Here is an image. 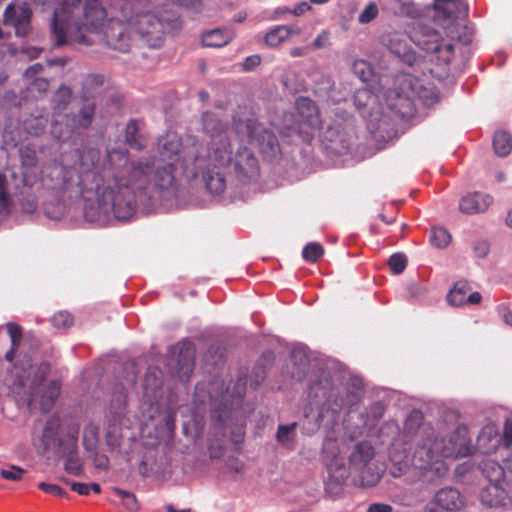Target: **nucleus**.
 Returning a JSON list of instances; mask_svg holds the SVG:
<instances>
[{
    "label": "nucleus",
    "mask_w": 512,
    "mask_h": 512,
    "mask_svg": "<svg viewBox=\"0 0 512 512\" xmlns=\"http://www.w3.org/2000/svg\"><path fill=\"white\" fill-rule=\"evenodd\" d=\"M201 125L209 138L206 146L195 136L182 141L176 133H167L159 138L163 165L149 157L131 160L126 150L108 151L98 163L99 151L90 149L81 156L80 171L55 166L49 176L44 175L43 184L59 196H82L89 202L84 208L86 220L106 225L112 219H130L138 205L149 206L174 189L178 178L191 181L201 176L207 189L219 195L232 170L241 182L258 176L257 158L233 142L227 123L213 112H204Z\"/></svg>",
    "instance_id": "1"
},
{
    "label": "nucleus",
    "mask_w": 512,
    "mask_h": 512,
    "mask_svg": "<svg viewBox=\"0 0 512 512\" xmlns=\"http://www.w3.org/2000/svg\"><path fill=\"white\" fill-rule=\"evenodd\" d=\"M51 22V32L56 45L69 42L88 43L84 32L103 31L107 45L114 50L127 52L130 39L120 20L111 19L105 26L106 10L100 0H85L82 15H80L81 0H56Z\"/></svg>",
    "instance_id": "2"
},
{
    "label": "nucleus",
    "mask_w": 512,
    "mask_h": 512,
    "mask_svg": "<svg viewBox=\"0 0 512 512\" xmlns=\"http://www.w3.org/2000/svg\"><path fill=\"white\" fill-rule=\"evenodd\" d=\"M474 450L468 427L459 424L436 434L432 433L422 437L417 443L411 464L423 471L430 481H434L447 474V459L455 460L468 457L473 454ZM390 459L397 466V472H392L394 477L400 476L410 465L408 455L405 452H399L397 442L392 444Z\"/></svg>",
    "instance_id": "3"
},
{
    "label": "nucleus",
    "mask_w": 512,
    "mask_h": 512,
    "mask_svg": "<svg viewBox=\"0 0 512 512\" xmlns=\"http://www.w3.org/2000/svg\"><path fill=\"white\" fill-rule=\"evenodd\" d=\"M323 457L331 478H334L338 484L343 483L350 473L356 474L360 478V485L365 487H372L380 480V471L372 463L374 448L367 441L358 443L351 453L350 471L344 467V458L340 456L336 441L324 442Z\"/></svg>",
    "instance_id": "4"
},
{
    "label": "nucleus",
    "mask_w": 512,
    "mask_h": 512,
    "mask_svg": "<svg viewBox=\"0 0 512 512\" xmlns=\"http://www.w3.org/2000/svg\"><path fill=\"white\" fill-rule=\"evenodd\" d=\"M216 383H213L209 390V397L212 404V418L220 428L229 429L231 441L239 444L243 441L245 418L240 411L243 397L246 391V382L239 379L233 390L226 388L225 391L215 392Z\"/></svg>",
    "instance_id": "5"
},
{
    "label": "nucleus",
    "mask_w": 512,
    "mask_h": 512,
    "mask_svg": "<svg viewBox=\"0 0 512 512\" xmlns=\"http://www.w3.org/2000/svg\"><path fill=\"white\" fill-rule=\"evenodd\" d=\"M363 384L359 379H352L351 384L345 389V395L335 389L331 379L323 374L319 381L313 382L309 388V396L315 404L322 403V409L338 413L345 407L355 406L362 398Z\"/></svg>",
    "instance_id": "6"
},
{
    "label": "nucleus",
    "mask_w": 512,
    "mask_h": 512,
    "mask_svg": "<svg viewBox=\"0 0 512 512\" xmlns=\"http://www.w3.org/2000/svg\"><path fill=\"white\" fill-rule=\"evenodd\" d=\"M49 372L46 364L39 366L32 379L17 380V385L23 389L21 393L26 396L28 404L39 403L42 410L48 411L60 393V385L57 381L45 384V378Z\"/></svg>",
    "instance_id": "7"
},
{
    "label": "nucleus",
    "mask_w": 512,
    "mask_h": 512,
    "mask_svg": "<svg viewBox=\"0 0 512 512\" xmlns=\"http://www.w3.org/2000/svg\"><path fill=\"white\" fill-rule=\"evenodd\" d=\"M238 133H245L252 144L258 146L262 155L270 160L280 153V146L276 136L264 128L257 119L249 117L235 122Z\"/></svg>",
    "instance_id": "8"
},
{
    "label": "nucleus",
    "mask_w": 512,
    "mask_h": 512,
    "mask_svg": "<svg viewBox=\"0 0 512 512\" xmlns=\"http://www.w3.org/2000/svg\"><path fill=\"white\" fill-rule=\"evenodd\" d=\"M298 122L293 126H284L281 130L283 137H291L297 134L304 141L311 137L312 130L321 127V119L315 103L308 98H299L296 101Z\"/></svg>",
    "instance_id": "9"
},
{
    "label": "nucleus",
    "mask_w": 512,
    "mask_h": 512,
    "mask_svg": "<svg viewBox=\"0 0 512 512\" xmlns=\"http://www.w3.org/2000/svg\"><path fill=\"white\" fill-rule=\"evenodd\" d=\"M398 88L387 93L388 106L396 113L401 115L409 114L413 111V97L418 95L424 97L417 88L416 82L409 74H400L396 77Z\"/></svg>",
    "instance_id": "10"
},
{
    "label": "nucleus",
    "mask_w": 512,
    "mask_h": 512,
    "mask_svg": "<svg viewBox=\"0 0 512 512\" xmlns=\"http://www.w3.org/2000/svg\"><path fill=\"white\" fill-rule=\"evenodd\" d=\"M194 359L195 349L191 342L176 344L169 351L168 367L171 374L182 382L188 381L194 369Z\"/></svg>",
    "instance_id": "11"
},
{
    "label": "nucleus",
    "mask_w": 512,
    "mask_h": 512,
    "mask_svg": "<svg viewBox=\"0 0 512 512\" xmlns=\"http://www.w3.org/2000/svg\"><path fill=\"white\" fill-rule=\"evenodd\" d=\"M466 506V497L457 488L446 486L434 493L423 512H462Z\"/></svg>",
    "instance_id": "12"
},
{
    "label": "nucleus",
    "mask_w": 512,
    "mask_h": 512,
    "mask_svg": "<svg viewBox=\"0 0 512 512\" xmlns=\"http://www.w3.org/2000/svg\"><path fill=\"white\" fill-rule=\"evenodd\" d=\"M32 11L27 5L7 6L4 12V24L12 26L19 37L27 36L31 31Z\"/></svg>",
    "instance_id": "13"
},
{
    "label": "nucleus",
    "mask_w": 512,
    "mask_h": 512,
    "mask_svg": "<svg viewBox=\"0 0 512 512\" xmlns=\"http://www.w3.org/2000/svg\"><path fill=\"white\" fill-rule=\"evenodd\" d=\"M481 501L487 506H505L509 503V483L507 480L490 481L481 491Z\"/></svg>",
    "instance_id": "14"
},
{
    "label": "nucleus",
    "mask_w": 512,
    "mask_h": 512,
    "mask_svg": "<svg viewBox=\"0 0 512 512\" xmlns=\"http://www.w3.org/2000/svg\"><path fill=\"white\" fill-rule=\"evenodd\" d=\"M162 372L150 367L144 377L143 398L151 406L158 405L162 398Z\"/></svg>",
    "instance_id": "15"
},
{
    "label": "nucleus",
    "mask_w": 512,
    "mask_h": 512,
    "mask_svg": "<svg viewBox=\"0 0 512 512\" xmlns=\"http://www.w3.org/2000/svg\"><path fill=\"white\" fill-rule=\"evenodd\" d=\"M493 203V198L486 193L471 192L460 199L459 210L468 215L485 212Z\"/></svg>",
    "instance_id": "16"
},
{
    "label": "nucleus",
    "mask_w": 512,
    "mask_h": 512,
    "mask_svg": "<svg viewBox=\"0 0 512 512\" xmlns=\"http://www.w3.org/2000/svg\"><path fill=\"white\" fill-rule=\"evenodd\" d=\"M43 71V65L36 63L28 67L24 73V79L28 85V91L35 96L45 93L49 88V82L45 78L38 77Z\"/></svg>",
    "instance_id": "17"
},
{
    "label": "nucleus",
    "mask_w": 512,
    "mask_h": 512,
    "mask_svg": "<svg viewBox=\"0 0 512 512\" xmlns=\"http://www.w3.org/2000/svg\"><path fill=\"white\" fill-rule=\"evenodd\" d=\"M434 5L447 19L452 21L464 19L468 14V7L462 0H435Z\"/></svg>",
    "instance_id": "18"
},
{
    "label": "nucleus",
    "mask_w": 512,
    "mask_h": 512,
    "mask_svg": "<svg viewBox=\"0 0 512 512\" xmlns=\"http://www.w3.org/2000/svg\"><path fill=\"white\" fill-rule=\"evenodd\" d=\"M499 442L498 430L494 424L485 425L477 438V445L483 453L494 451Z\"/></svg>",
    "instance_id": "19"
},
{
    "label": "nucleus",
    "mask_w": 512,
    "mask_h": 512,
    "mask_svg": "<svg viewBox=\"0 0 512 512\" xmlns=\"http://www.w3.org/2000/svg\"><path fill=\"white\" fill-rule=\"evenodd\" d=\"M301 33V29L295 25H280L270 30L265 37L267 45L277 47L293 35Z\"/></svg>",
    "instance_id": "20"
},
{
    "label": "nucleus",
    "mask_w": 512,
    "mask_h": 512,
    "mask_svg": "<svg viewBox=\"0 0 512 512\" xmlns=\"http://www.w3.org/2000/svg\"><path fill=\"white\" fill-rule=\"evenodd\" d=\"M126 406V392L123 385L121 384L115 387L110 404V413L115 424H121L122 418L126 412Z\"/></svg>",
    "instance_id": "21"
},
{
    "label": "nucleus",
    "mask_w": 512,
    "mask_h": 512,
    "mask_svg": "<svg viewBox=\"0 0 512 512\" xmlns=\"http://www.w3.org/2000/svg\"><path fill=\"white\" fill-rule=\"evenodd\" d=\"M234 35L228 29H214L202 35V43L206 47L219 48L228 44Z\"/></svg>",
    "instance_id": "22"
},
{
    "label": "nucleus",
    "mask_w": 512,
    "mask_h": 512,
    "mask_svg": "<svg viewBox=\"0 0 512 512\" xmlns=\"http://www.w3.org/2000/svg\"><path fill=\"white\" fill-rule=\"evenodd\" d=\"M479 469L489 482L506 480L507 475H509L506 465L503 467L490 458L483 459L479 463Z\"/></svg>",
    "instance_id": "23"
},
{
    "label": "nucleus",
    "mask_w": 512,
    "mask_h": 512,
    "mask_svg": "<svg viewBox=\"0 0 512 512\" xmlns=\"http://www.w3.org/2000/svg\"><path fill=\"white\" fill-rule=\"evenodd\" d=\"M65 123L57 118H54L51 127V134L54 139L59 142L68 141L72 135L78 130L74 127V123L69 116H65Z\"/></svg>",
    "instance_id": "24"
},
{
    "label": "nucleus",
    "mask_w": 512,
    "mask_h": 512,
    "mask_svg": "<svg viewBox=\"0 0 512 512\" xmlns=\"http://www.w3.org/2000/svg\"><path fill=\"white\" fill-rule=\"evenodd\" d=\"M14 207L15 204L7 178L0 174V215H10Z\"/></svg>",
    "instance_id": "25"
},
{
    "label": "nucleus",
    "mask_w": 512,
    "mask_h": 512,
    "mask_svg": "<svg viewBox=\"0 0 512 512\" xmlns=\"http://www.w3.org/2000/svg\"><path fill=\"white\" fill-rule=\"evenodd\" d=\"M95 112V103L87 100L81 107L79 114L71 117L74 127L79 129H87L92 121Z\"/></svg>",
    "instance_id": "26"
},
{
    "label": "nucleus",
    "mask_w": 512,
    "mask_h": 512,
    "mask_svg": "<svg viewBox=\"0 0 512 512\" xmlns=\"http://www.w3.org/2000/svg\"><path fill=\"white\" fill-rule=\"evenodd\" d=\"M493 148L500 157H506L512 150V137L505 131H497L493 138Z\"/></svg>",
    "instance_id": "27"
},
{
    "label": "nucleus",
    "mask_w": 512,
    "mask_h": 512,
    "mask_svg": "<svg viewBox=\"0 0 512 512\" xmlns=\"http://www.w3.org/2000/svg\"><path fill=\"white\" fill-rule=\"evenodd\" d=\"M64 469L67 473L74 476H79L83 471L82 462L79 458L75 444H73L71 449L65 454Z\"/></svg>",
    "instance_id": "28"
},
{
    "label": "nucleus",
    "mask_w": 512,
    "mask_h": 512,
    "mask_svg": "<svg viewBox=\"0 0 512 512\" xmlns=\"http://www.w3.org/2000/svg\"><path fill=\"white\" fill-rule=\"evenodd\" d=\"M470 291L468 284L458 282L453 289L450 290L447 300L452 306H463L466 304L467 293Z\"/></svg>",
    "instance_id": "29"
},
{
    "label": "nucleus",
    "mask_w": 512,
    "mask_h": 512,
    "mask_svg": "<svg viewBox=\"0 0 512 512\" xmlns=\"http://www.w3.org/2000/svg\"><path fill=\"white\" fill-rule=\"evenodd\" d=\"M126 142L127 144L136 150H141L145 147L144 140L138 134V124L136 121H131L126 126Z\"/></svg>",
    "instance_id": "30"
},
{
    "label": "nucleus",
    "mask_w": 512,
    "mask_h": 512,
    "mask_svg": "<svg viewBox=\"0 0 512 512\" xmlns=\"http://www.w3.org/2000/svg\"><path fill=\"white\" fill-rule=\"evenodd\" d=\"M113 492L122 499L123 506L129 511V512H138L139 511V503L137 501L136 496L126 490H123L118 487L113 488Z\"/></svg>",
    "instance_id": "31"
},
{
    "label": "nucleus",
    "mask_w": 512,
    "mask_h": 512,
    "mask_svg": "<svg viewBox=\"0 0 512 512\" xmlns=\"http://www.w3.org/2000/svg\"><path fill=\"white\" fill-rule=\"evenodd\" d=\"M47 122L43 116L32 117L24 121V128L30 135L39 136L44 132Z\"/></svg>",
    "instance_id": "32"
},
{
    "label": "nucleus",
    "mask_w": 512,
    "mask_h": 512,
    "mask_svg": "<svg viewBox=\"0 0 512 512\" xmlns=\"http://www.w3.org/2000/svg\"><path fill=\"white\" fill-rule=\"evenodd\" d=\"M451 240L449 232L442 227H434L431 229L430 242L436 248L446 247Z\"/></svg>",
    "instance_id": "33"
},
{
    "label": "nucleus",
    "mask_w": 512,
    "mask_h": 512,
    "mask_svg": "<svg viewBox=\"0 0 512 512\" xmlns=\"http://www.w3.org/2000/svg\"><path fill=\"white\" fill-rule=\"evenodd\" d=\"M72 98V91L67 86H60L54 94L55 110L61 111L67 107Z\"/></svg>",
    "instance_id": "34"
},
{
    "label": "nucleus",
    "mask_w": 512,
    "mask_h": 512,
    "mask_svg": "<svg viewBox=\"0 0 512 512\" xmlns=\"http://www.w3.org/2000/svg\"><path fill=\"white\" fill-rule=\"evenodd\" d=\"M98 427L94 424H89L83 431V443L87 450H93L96 446L98 439Z\"/></svg>",
    "instance_id": "35"
},
{
    "label": "nucleus",
    "mask_w": 512,
    "mask_h": 512,
    "mask_svg": "<svg viewBox=\"0 0 512 512\" xmlns=\"http://www.w3.org/2000/svg\"><path fill=\"white\" fill-rule=\"evenodd\" d=\"M323 253V247L320 244L313 242L304 247L302 256L306 261L316 262L322 257Z\"/></svg>",
    "instance_id": "36"
},
{
    "label": "nucleus",
    "mask_w": 512,
    "mask_h": 512,
    "mask_svg": "<svg viewBox=\"0 0 512 512\" xmlns=\"http://www.w3.org/2000/svg\"><path fill=\"white\" fill-rule=\"evenodd\" d=\"M353 71L363 82H367L372 75V67L365 60H356L353 63Z\"/></svg>",
    "instance_id": "37"
},
{
    "label": "nucleus",
    "mask_w": 512,
    "mask_h": 512,
    "mask_svg": "<svg viewBox=\"0 0 512 512\" xmlns=\"http://www.w3.org/2000/svg\"><path fill=\"white\" fill-rule=\"evenodd\" d=\"M422 423V414L419 411H413L407 417L404 424V432L411 435L416 432Z\"/></svg>",
    "instance_id": "38"
},
{
    "label": "nucleus",
    "mask_w": 512,
    "mask_h": 512,
    "mask_svg": "<svg viewBox=\"0 0 512 512\" xmlns=\"http://www.w3.org/2000/svg\"><path fill=\"white\" fill-rule=\"evenodd\" d=\"M295 428V423L280 425L277 431V440L283 445H288L293 440Z\"/></svg>",
    "instance_id": "39"
},
{
    "label": "nucleus",
    "mask_w": 512,
    "mask_h": 512,
    "mask_svg": "<svg viewBox=\"0 0 512 512\" xmlns=\"http://www.w3.org/2000/svg\"><path fill=\"white\" fill-rule=\"evenodd\" d=\"M388 264L394 274H400L406 268L407 258L404 254L395 253L389 258Z\"/></svg>",
    "instance_id": "40"
},
{
    "label": "nucleus",
    "mask_w": 512,
    "mask_h": 512,
    "mask_svg": "<svg viewBox=\"0 0 512 512\" xmlns=\"http://www.w3.org/2000/svg\"><path fill=\"white\" fill-rule=\"evenodd\" d=\"M378 6L371 2L369 3L365 9L360 13L358 20L362 24L370 23L372 20H374L378 15Z\"/></svg>",
    "instance_id": "41"
},
{
    "label": "nucleus",
    "mask_w": 512,
    "mask_h": 512,
    "mask_svg": "<svg viewBox=\"0 0 512 512\" xmlns=\"http://www.w3.org/2000/svg\"><path fill=\"white\" fill-rule=\"evenodd\" d=\"M72 323L73 317L66 311H61L55 314L52 318V324L57 328H67L70 327Z\"/></svg>",
    "instance_id": "42"
},
{
    "label": "nucleus",
    "mask_w": 512,
    "mask_h": 512,
    "mask_svg": "<svg viewBox=\"0 0 512 512\" xmlns=\"http://www.w3.org/2000/svg\"><path fill=\"white\" fill-rule=\"evenodd\" d=\"M24 472V469L21 467L12 465L10 469H2L0 476L6 480L20 481L23 478Z\"/></svg>",
    "instance_id": "43"
},
{
    "label": "nucleus",
    "mask_w": 512,
    "mask_h": 512,
    "mask_svg": "<svg viewBox=\"0 0 512 512\" xmlns=\"http://www.w3.org/2000/svg\"><path fill=\"white\" fill-rule=\"evenodd\" d=\"M7 330L13 347H19L22 339V328L18 324L11 322L7 324Z\"/></svg>",
    "instance_id": "44"
},
{
    "label": "nucleus",
    "mask_w": 512,
    "mask_h": 512,
    "mask_svg": "<svg viewBox=\"0 0 512 512\" xmlns=\"http://www.w3.org/2000/svg\"><path fill=\"white\" fill-rule=\"evenodd\" d=\"M38 488L40 490H42L43 492H45V493L53 494V495H56V496H59V497H66L67 496V492L64 489H62L57 484H50V483H46V482H41V483L38 484Z\"/></svg>",
    "instance_id": "45"
},
{
    "label": "nucleus",
    "mask_w": 512,
    "mask_h": 512,
    "mask_svg": "<svg viewBox=\"0 0 512 512\" xmlns=\"http://www.w3.org/2000/svg\"><path fill=\"white\" fill-rule=\"evenodd\" d=\"M208 451L211 459H220L224 455L225 448L221 441H213L210 443Z\"/></svg>",
    "instance_id": "46"
},
{
    "label": "nucleus",
    "mask_w": 512,
    "mask_h": 512,
    "mask_svg": "<svg viewBox=\"0 0 512 512\" xmlns=\"http://www.w3.org/2000/svg\"><path fill=\"white\" fill-rule=\"evenodd\" d=\"M64 483L67 485H70L71 489L78 493L79 495L87 496L90 493V486L86 483H80V482H71L66 479H62Z\"/></svg>",
    "instance_id": "47"
},
{
    "label": "nucleus",
    "mask_w": 512,
    "mask_h": 512,
    "mask_svg": "<svg viewBox=\"0 0 512 512\" xmlns=\"http://www.w3.org/2000/svg\"><path fill=\"white\" fill-rule=\"evenodd\" d=\"M474 253L479 258H484L489 253V244L486 241H478L473 247Z\"/></svg>",
    "instance_id": "48"
},
{
    "label": "nucleus",
    "mask_w": 512,
    "mask_h": 512,
    "mask_svg": "<svg viewBox=\"0 0 512 512\" xmlns=\"http://www.w3.org/2000/svg\"><path fill=\"white\" fill-rule=\"evenodd\" d=\"M497 309L503 321L507 325L512 326V311L509 307L506 304H500Z\"/></svg>",
    "instance_id": "49"
},
{
    "label": "nucleus",
    "mask_w": 512,
    "mask_h": 512,
    "mask_svg": "<svg viewBox=\"0 0 512 512\" xmlns=\"http://www.w3.org/2000/svg\"><path fill=\"white\" fill-rule=\"evenodd\" d=\"M261 62V58L259 55H252L247 57L243 62V69L245 71H250L257 67Z\"/></svg>",
    "instance_id": "50"
},
{
    "label": "nucleus",
    "mask_w": 512,
    "mask_h": 512,
    "mask_svg": "<svg viewBox=\"0 0 512 512\" xmlns=\"http://www.w3.org/2000/svg\"><path fill=\"white\" fill-rule=\"evenodd\" d=\"M367 512H393V507L385 503H372L369 505Z\"/></svg>",
    "instance_id": "51"
},
{
    "label": "nucleus",
    "mask_w": 512,
    "mask_h": 512,
    "mask_svg": "<svg viewBox=\"0 0 512 512\" xmlns=\"http://www.w3.org/2000/svg\"><path fill=\"white\" fill-rule=\"evenodd\" d=\"M504 443L507 447L512 443V423L508 420L504 424Z\"/></svg>",
    "instance_id": "52"
},
{
    "label": "nucleus",
    "mask_w": 512,
    "mask_h": 512,
    "mask_svg": "<svg viewBox=\"0 0 512 512\" xmlns=\"http://www.w3.org/2000/svg\"><path fill=\"white\" fill-rule=\"evenodd\" d=\"M108 463H109V460H108L107 456L99 455V454L95 455V458H94L95 467L105 470L108 468Z\"/></svg>",
    "instance_id": "53"
},
{
    "label": "nucleus",
    "mask_w": 512,
    "mask_h": 512,
    "mask_svg": "<svg viewBox=\"0 0 512 512\" xmlns=\"http://www.w3.org/2000/svg\"><path fill=\"white\" fill-rule=\"evenodd\" d=\"M21 155L26 165H34L35 152L33 150L27 148L25 151H21Z\"/></svg>",
    "instance_id": "54"
},
{
    "label": "nucleus",
    "mask_w": 512,
    "mask_h": 512,
    "mask_svg": "<svg viewBox=\"0 0 512 512\" xmlns=\"http://www.w3.org/2000/svg\"><path fill=\"white\" fill-rule=\"evenodd\" d=\"M23 211L26 213H32L36 209V201L33 197H30L25 202L21 203Z\"/></svg>",
    "instance_id": "55"
},
{
    "label": "nucleus",
    "mask_w": 512,
    "mask_h": 512,
    "mask_svg": "<svg viewBox=\"0 0 512 512\" xmlns=\"http://www.w3.org/2000/svg\"><path fill=\"white\" fill-rule=\"evenodd\" d=\"M22 52L25 55H27L30 59H34V58H37L40 55L41 49H39L37 47L27 46V47H23Z\"/></svg>",
    "instance_id": "56"
},
{
    "label": "nucleus",
    "mask_w": 512,
    "mask_h": 512,
    "mask_svg": "<svg viewBox=\"0 0 512 512\" xmlns=\"http://www.w3.org/2000/svg\"><path fill=\"white\" fill-rule=\"evenodd\" d=\"M384 413V407L381 403H375L372 407H371V415L374 419H379L382 417Z\"/></svg>",
    "instance_id": "57"
},
{
    "label": "nucleus",
    "mask_w": 512,
    "mask_h": 512,
    "mask_svg": "<svg viewBox=\"0 0 512 512\" xmlns=\"http://www.w3.org/2000/svg\"><path fill=\"white\" fill-rule=\"evenodd\" d=\"M431 50L436 53L446 52L448 54H451L453 51V45L452 44H445L444 46H441L439 44L434 45Z\"/></svg>",
    "instance_id": "58"
},
{
    "label": "nucleus",
    "mask_w": 512,
    "mask_h": 512,
    "mask_svg": "<svg viewBox=\"0 0 512 512\" xmlns=\"http://www.w3.org/2000/svg\"><path fill=\"white\" fill-rule=\"evenodd\" d=\"M481 300V294L479 292H473L467 297L466 304L478 305L480 304Z\"/></svg>",
    "instance_id": "59"
},
{
    "label": "nucleus",
    "mask_w": 512,
    "mask_h": 512,
    "mask_svg": "<svg viewBox=\"0 0 512 512\" xmlns=\"http://www.w3.org/2000/svg\"><path fill=\"white\" fill-rule=\"evenodd\" d=\"M310 9V6L308 3L306 2H302L300 3L299 5H297L294 10L292 11V13L296 16H300L302 14H304L306 11H308Z\"/></svg>",
    "instance_id": "60"
},
{
    "label": "nucleus",
    "mask_w": 512,
    "mask_h": 512,
    "mask_svg": "<svg viewBox=\"0 0 512 512\" xmlns=\"http://www.w3.org/2000/svg\"><path fill=\"white\" fill-rule=\"evenodd\" d=\"M368 97H370V94L367 90H358L354 96L356 103H360L362 98H368Z\"/></svg>",
    "instance_id": "61"
},
{
    "label": "nucleus",
    "mask_w": 512,
    "mask_h": 512,
    "mask_svg": "<svg viewBox=\"0 0 512 512\" xmlns=\"http://www.w3.org/2000/svg\"><path fill=\"white\" fill-rule=\"evenodd\" d=\"M327 40V37L323 36V35H319L313 42V45L316 47V48H322L325 46V41Z\"/></svg>",
    "instance_id": "62"
},
{
    "label": "nucleus",
    "mask_w": 512,
    "mask_h": 512,
    "mask_svg": "<svg viewBox=\"0 0 512 512\" xmlns=\"http://www.w3.org/2000/svg\"><path fill=\"white\" fill-rule=\"evenodd\" d=\"M17 349L18 347H13V345L11 344L10 350L5 354V359L8 362H12L14 360Z\"/></svg>",
    "instance_id": "63"
},
{
    "label": "nucleus",
    "mask_w": 512,
    "mask_h": 512,
    "mask_svg": "<svg viewBox=\"0 0 512 512\" xmlns=\"http://www.w3.org/2000/svg\"><path fill=\"white\" fill-rule=\"evenodd\" d=\"M166 511H167V512H193V510H192V509H190V508H188V509H182V510H177V509H175V508H174V506H173V505H168V506L166 507Z\"/></svg>",
    "instance_id": "64"
}]
</instances>
